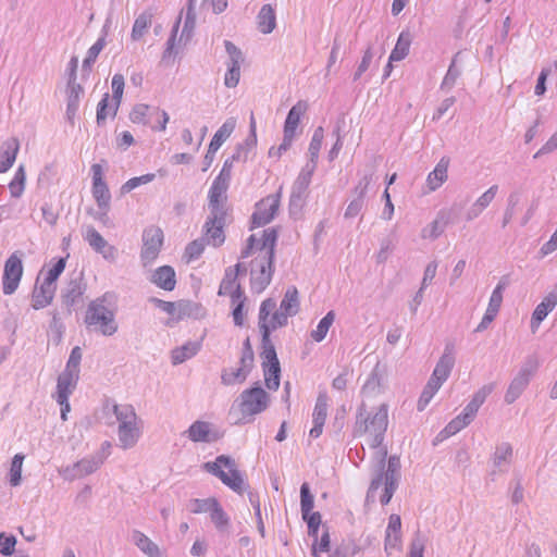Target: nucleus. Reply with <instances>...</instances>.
<instances>
[{
	"label": "nucleus",
	"instance_id": "f257e3e1",
	"mask_svg": "<svg viewBox=\"0 0 557 557\" xmlns=\"http://www.w3.org/2000/svg\"><path fill=\"white\" fill-rule=\"evenodd\" d=\"M276 240L275 228L269 227L263 230L261 237L250 235L240 252V259L253 256L250 263V287L253 293H262L272 281Z\"/></svg>",
	"mask_w": 557,
	"mask_h": 557
},
{
	"label": "nucleus",
	"instance_id": "f03ea898",
	"mask_svg": "<svg viewBox=\"0 0 557 557\" xmlns=\"http://www.w3.org/2000/svg\"><path fill=\"white\" fill-rule=\"evenodd\" d=\"M116 312V296L113 293L107 292L88 304L84 323L90 332L107 337L113 336L119 330Z\"/></svg>",
	"mask_w": 557,
	"mask_h": 557
},
{
	"label": "nucleus",
	"instance_id": "7ed1b4c3",
	"mask_svg": "<svg viewBox=\"0 0 557 557\" xmlns=\"http://www.w3.org/2000/svg\"><path fill=\"white\" fill-rule=\"evenodd\" d=\"M388 426V406L381 404L376 408L368 411L364 405L358 409L354 435L367 436V442L371 448H380L384 441Z\"/></svg>",
	"mask_w": 557,
	"mask_h": 557
},
{
	"label": "nucleus",
	"instance_id": "20e7f679",
	"mask_svg": "<svg viewBox=\"0 0 557 557\" xmlns=\"http://www.w3.org/2000/svg\"><path fill=\"white\" fill-rule=\"evenodd\" d=\"M377 455H379V468L380 472L375 478L372 479L369 490L367 492V502H374L375 499V492L380 488V486L384 485L383 494L380 498V502L383 506L387 505L396 488L399 481V469H400V460L397 456H391L387 461V469L383 473V469L385 467V459L387 456V449L384 447L377 448Z\"/></svg>",
	"mask_w": 557,
	"mask_h": 557
},
{
	"label": "nucleus",
	"instance_id": "39448f33",
	"mask_svg": "<svg viewBox=\"0 0 557 557\" xmlns=\"http://www.w3.org/2000/svg\"><path fill=\"white\" fill-rule=\"evenodd\" d=\"M203 468L234 492L239 494L244 492L245 481L233 458L220 455L214 461L206 462Z\"/></svg>",
	"mask_w": 557,
	"mask_h": 557
},
{
	"label": "nucleus",
	"instance_id": "423d86ee",
	"mask_svg": "<svg viewBox=\"0 0 557 557\" xmlns=\"http://www.w3.org/2000/svg\"><path fill=\"white\" fill-rule=\"evenodd\" d=\"M243 419L250 421L255 416L265 411L270 405V395L260 386L243 391L237 399Z\"/></svg>",
	"mask_w": 557,
	"mask_h": 557
},
{
	"label": "nucleus",
	"instance_id": "0eeeda50",
	"mask_svg": "<svg viewBox=\"0 0 557 557\" xmlns=\"http://www.w3.org/2000/svg\"><path fill=\"white\" fill-rule=\"evenodd\" d=\"M307 108L308 104L305 101H298L295 106L292 107L284 123L283 140L278 147L270 148L269 157L281 158L282 154L290 148L296 137V131L300 119L307 111Z\"/></svg>",
	"mask_w": 557,
	"mask_h": 557
},
{
	"label": "nucleus",
	"instance_id": "6e6552de",
	"mask_svg": "<svg viewBox=\"0 0 557 557\" xmlns=\"http://www.w3.org/2000/svg\"><path fill=\"white\" fill-rule=\"evenodd\" d=\"M129 120L135 124L149 126L152 131L164 132L170 116L159 107L138 103L132 109Z\"/></svg>",
	"mask_w": 557,
	"mask_h": 557
},
{
	"label": "nucleus",
	"instance_id": "1a4fd4ad",
	"mask_svg": "<svg viewBox=\"0 0 557 557\" xmlns=\"http://www.w3.org/2000/svg\"><path fill=\"white\" fill-rule=\"evenodd\" d=\"M253 350L250 344V339L247 337L243 343L239 367L223 369L221 373L222 384L230 386L245 382L253 368Z\"/></svg>",
	"mask_w": 557,
	"mask_h": 557
},
{
	"label": "nucleus",
	"instance_id": "9d476101",
	"mask_svg": "<svg viewBox=\"0 0 557 557\" xmlns=\"http://www.w3.org/2000/svg\"><path fill=\"white\" fill-rule=\"evenodd\" d=\"M104 453H94L83 459L59 470V474L65 481H74L95 473L104 462Z\"/></svg>",
	"mask_w": 557,
	"mask_h": 557
},
{
	"label": "nucleus",
	"instance_id": "9b49d317",
	"mask_svg": "<svg viewBox=\"0 0 557 557\" xmlns=\"http://www.w3.org/2000/svg\"><path fill=\"white\" fill-rule=\"evenodd\" d=\"M314 171V164L306 163L295 180L289 196V211L292 214H297L302 209Z\"/></svg>",
	"mask_w": 557,
	"mask_h": 557
},
{
	"label": "nucleus",
	"instance_id": "f8f14e48",
	"mask_svg": "<svg viewBox=\"0 0 557 557\" xmlns=\"http://www.w3.org/2000/svg\"><path fill=\"white\" fill-rule=\"evenodd\" d=\"M290 317L284 310L278 308L276 310V301L272 298H267L261 302L259 309V327L262 332V324L269 330V334L271 331L276 330L277 327H282L287 324V319Z\"/></svg>",
	"mask_w": 557,
	"mask_h": 557
},
{
	"label": "nucleus",
	"instance_id": "ddd939ff",
	"mask_svg": "<svg viewBox=\"0 0 557 557\" xmlns=\"http://www.w3.org/2000/svg\"><path fill=\"white\" fill-rule=\"evenodd\" d=\"M163 244V233L159 227H148L143 233L140 261L144 267L151 265L158 258Z\"/></svg>",
	"mask_w": 557,
	"mask_h": 557
},
{
	"label": "nucleus",
	"instance_id": "4468645a",
	"mask_svg": "<svg viewBox=\"0 0 557 557\" xmlns=\"http://www.w3.org/2000/svg\"><path fill=\"white\" fill-rule=\"evenodd\" d=\"M537 368L535 360L529 359L519 370L517 375L511 380L506 394L505 401L508 405L513 404L527 388L530 380Z\"/></svg>",
	"mask_w": 557,
	"mask_h": 557
},
{
	"label": "nucleus",
	"instance_id": "2eb2a0df",
	"mask_svg": "<svg viewBox=\"0 0 557 557\" xmlns=\"http://www.w3.org/2000/svg\"><path fill=\"white\" fill-rule=\"evenodd\" d=\"M23 275V263L18 252H13L4 263L2 290L4 295L13 294Z\"/></svg>",
	"mask_w": 557,
	"mask_h": 557
},
{
	"label": "nucleus",
	"instance_id": "dca6fc26",
	"mask_svg": "<svg viewBox=\"0 0 557 557\" xmlns=\"http://www.w3.org/2000/svg\"><path fill=\"white\" fill-rule=\"evenodd\" d=\"M281 190L275 195H270L262 199L256 206V211L252 214V224L255 226H262L273 220L280 207Z\"/></svg>",
	"mask_w": 557,
	"mask_h": 557
},
{
	"label": "nucleus",
	"instance_id": "f3484780",
	"mask_svg": "<svg viewBox=\"0 0 557 557\" xmlns=\"http://www.w3.org/2000/svg\"><path fill=\"white\" fill-rule=\"evenodd\" d=\"M90 171L92 175V197L95 198L98 208L106 209L107 207H110L111 194L103 180V168L101 164L95 163L91 165Z\"/></svg>",
	"mask_w": 557,
	"mask_h": 557
},
{
	"label": "nucleus",
	"instance_id": "a211bd4d",
	"mask_svg": "<svg viewBox=\"0 0 557 557\" xmlns=\"http://www.w3.org/2000/svg\"><path fill=\"white\" fill-rule=\"evenodd\" d=\"M194 443H213L219 440V433L210 422L197 420L184 432Z\"/></svg>",
	"mask_w": 557,
	"mask_h": 557
},
{
	"label": "nucleus",
	"instance_id": "6ab92c4d",
	"mask_svg": "<svg viewBox=\"0 0 557 557\" xmlns=\"http://www.w3.org/2000/svg\"><path fill=\"white\" fill-rule=\"evenodd\" d=\"M141 436V420L117 426L119 447L129 449L134 447Z\"/></svg>",
	"mask_w": 557,
	"mask_h": 557
},
{
	"label": "nucleus",
	"instance_id": "aec40b11",
	"mask_svg": "<svg viewBox=\"0 0 557 557\" xmlns=\"http://www.w3.org/2000/svg\"><path fill=\"white\" fill-rule=\"evenodd\" d=\"M512 446L509 443L502 442L497 444L491 458L493 465L492 474L507 472L512 461Z\"/></svg>",
	"mask_w": 557,
	"mask_h": 557
},
{
	"label": "nucleus",
	"instance_id": "412c9836",
	"mask_svg": "<svg viewBox=\"0 0 557 557\" xmlns=\"http://www.w3.org/2000/svg\"><path fill=\"white\" fill-rule=\"evenodd\" d=\"M557 305V294L549 293L544 299L535 307L530 322V329L535 334L544 321V319L552 312Z\"/></svg>",
	"mask_w": 557,
	"mask_h": 557
},
{
	"label": "nucleus",
	"instance_id": "4be33fe9",
	"mask_svg": "<svg viewBox=\"0 0 557 557\" xmlns=\"http://www.w3.org/2000/svg\"><path fill=\"white\" fill-rule=\"evenodd\" d=\"M228 185L225 183L218 182L213 180L209 193V208L211 214H222L224 211V202L226 201V193L228 189Z\"/></svg>",
	"mask_w": 557,
	"mask_h": 557
},
{
	"label": "nucleus",
	"instance_id": "5701e85b",
	"mask_svg": "<svg viewBox=\"0 0 557 557\" xmlns=\"http://www.w3.org/2000/svg\"><path fill=\"white\" fill-rule=\"evenodd\" d=\"M449 162L447 157L441 158L433 171L428 174L425 181L428 193L437 190L447 181Z\"/></svg>",
	"mask_w": 557,
	"mask_h": 557
},
{
	"label": "nucleus",
	"instance_id": "b1692460",
	"mask_svg": "<svg viewBox=\"0 0 557 557\" xmlns=\"http://www.w3.org/2000/svg\"><path fill=\"white\" fill-rule=\"evenodd\" d=\"M495 385L493 383L485 384L479 388L472 396L471 400L462 410L463 418H467L471 422L475 418L480 407L484 404L488 395L494 391Z\"/></svg>",
	"mask_w": 557,
	"mask_h": 557
},
{
	"label": "nucleus",
	"instance_id": "393cba45",
	"mask_svg": "<svg viewBox=\"0 0 557 557\" xmlns=\"http://www.w3.org/2000/svg\"><path fill=\"white\" fill-rule=\"evenodd\" d=\"M20 150V141L15 137H11L3 141L0 146V173L9 171L15 162Z\"/></svg>",
	"mask_w": 557,
	"mask_h": 557
},
{
	"label": "nucleus",
	"instance_id": "a878e982",
	"mask_svg": "<svg viewBox=\"0 0 557 557\" xmlns=\"http://www.w3.org/2000/svg\"><path fill=\"white\" fill-rule=\"evenodd\" d=\"M225 212L222 214H211L208 221L205 224L206 227V236L208 242L211 243L214 247L220 246L224 242L223 234V223H224Z\"/></svg>",
	"mask_w": 557,
	"mask_h": 557
},
{
	"label": "nucleus",
	"instance_id": "bb28decb",
	"mask_svg": "<svg viewBox=\"0 0 557 557\" xmlns=\"http://www.w3.org/2000/svg\"><path fill=\"white\" fill-rule=\"evenodd\" d=\"M455 364V348L453 344H447L445 346L444 352L440 360L437 361L435 369L432 374L434 376L442 379V381H446L453 370Z\"/></svg>",
	"mask_w": 557,
	"mask_h": 557
},
{
	"label": "nucleus",
	"instance_id": "cd10ccee",
	"mask_svg": "<svg viewBox=\"0 0 557 557\" xmlns=\"http://www.w3.org/2000/svg\"><path fill=\"white\" fill-rule=\"evenodd\" d=\"M84 95V89L81 84L76 82H67L66 88V117L70 122H73L78 107L82 96Z\"/></svg>",
	"mask_w": 557,
	"mask_h": 557
},
{
	"label": "nucleus",
	"instance_id": "c85d7f7f",
	"mask_svg": "<svg viewBox=\"0 0 557 557\" xmlns=\"http://www.w3.org/2000/svg\"><path fill=\"white\" fill-rule=\"evenodd\" d=\"M78 379L79 374L63 371L58 377L55 398L62 399L63 401H65V398H70L76 387Z\"/></svg>",
	"mask_w": 557,
	"mask_h": 557
},
{
	"label": "nucleus",
	"instance_id": "c756f323",
	"mask_svg": "<svg viewBox=\"0 0 557 557\" xmlns=\"http://www.w3.org/2000/svg\"><path fill=\"white\" fill-rule=\"evenodd\" d=\"M151 282L164 290H173L176 285L174 269L170 265L158 268L152 274Z\"/></svg>",
	"mask_w": 557,
	"mask_h": 557
},
{
	"label": "nucleus",
	"instance_id": "7c9ffc66",
	"mask_svg": "<svg viewBox=\"0 0 557 557\" xmlns=\"http://www.w3.org/2000/svg\"><path fill=\"white\" fill-rule=\"evenodd\" d=\"M262 367L271 366V369L278 370V359L274 345L270 339L269 330L262 324Z\"/></svg>",
	"mask_w": 557,
	"mask_h": 557
},
{
	"label": "nucleus",
	"instance_id": "2f4dec72",
	"mask_svg": "<svg viewBox=\"0 0 557 557\" xmlns=\"http://www.w3.org/2000/svg\"><path fill=\"white\" fill-rule=\"evenodd\" d=\"M201 348V343L198 341H189L171 351V361L174 366L181 364L186 360L196 356Z\"/></svg>",
	"mask_w": 557,
	"mask_h": 557
},
{
	"label": "nucleus",
	"instance_id": "473e14b6",
	"mask_svg": "<svg viewBox=\"0 0 557 557\" xmlns=\"http://www.w3.org/2000/svg\"><path fill=\"white\" fill-rule=\"evenodd\" d=\"M55 286H51L45 282L39 287H35L32 296V307L36 310L46 308L53 299Z\"/></svg>",
	"mask_w": 557,
	"mask_h": 557
},
{
	"label": "nucleus",
	"instance_id": "72a5a7b5",
	"mask_svg": "<svg viewBox=\"0 0 557 557\" xmlns=\"http://www.w3.org/2000/svg\"><path fill=\"white\" fill-rule=\"evenodd\" d=\"M110 27V21H106L104 25L101 29V36L97 39V41L88 49L87 55L83 61V70H90L91 65L96 62L99 53L106 46V37L108 35V29Z\"/></svg>",
	"mask_w": 557,
	"mask_h": 557
},
{
	"label": "nucleus",
	"instance_id": "f704fd0d",
	"mask_svg": "<svg viewBox=\"0 0 557 557\" xmlns=\"http://www.w3.org/2000/svg\"><path fill=\"white\" fill-rule=\"evenodd\" d=\"M132 541L148 557H162L159 546L138 530L132 532Z\"/></svg>",
	"mask_w": 557,
	"mask_h": 557
},
{
	"label": "nucleus",
	"instance_id": "c9c22d12",
	"mask_svg": "<svg viewBox=\"0 0 557 557\" xmlns=\"http://www.w3.org/2000/svg\"><path fill=\"white\" fill-rule=\"evenodd\" d=\"M180 24H181V16L174 23L172 30H171V35L165 42V48L162 53L163 62H168V61L174 59L178 54L180 49L183 46H185L184 42H180V39L178 40L176 39L177 33L180 29Z\"/></svg>",
	"mask_w": 557,
	"mask_h": 557
},
{
	"label": "nucleus",
	"instance_id": "e433bc0d",
	"mask_svg": "<svg viewBox=\"0 0 557 557\" xmlns=\"http://www.w3.org/2000/svg\"><path fill=\"white\" fill-rule=\"evenodd\" d=\"M246 296L244 290L242 289L240 284L236 285L235 292L232 293L231 302L233 306V321L236 326L244 325V306L246 302Z\"/></svg>",
	"mask_w": 557,
	"mask_h": 557
},
{
	"label": "nucleus",
	"instance_id": "4c0bfd02",
	"mask_svg": "<svg viewBox=\"0 0 557 557\" xmlns=\"http://www.w3.org/2000/svg\"><path fill=\"white\" fill-rule=\"evenodd\" d=\"M236 127V119L228 117L215 132L209 146L211 150H219L226 139L230 138Z\"/></svg>",
	"mask_w": 557,
	"mask_h": 557
},
{
	"label": "nucleus",
	"instance_id": "58836bf2",
	"mask_svg": "<svg viewBox=\"0 0 557 557\" xmlns=\"http://www.w3.org/2000/svg\"><path fill=\"white\" fill-rule=\"evenodd\" d=\"M258 27L262 34H270L276 26L274 9L270 4H264L258 13Z\"/></svg>",
	"mask_w": 557,
	"mask_h": 557
},
{
	"label": "nucleus",
	"instance_id": "ea45409f",
	"mask_svg": "<svg viewBox=\"0 0 557 557\" xmlns=\"http://www.w3.org/2000/svg\"><path fill=\"white\" fill-rule=\"evenodd\" d=\"M84 290L81 278L71 280L64 289L63 302L69 307L74 306L82 298Z\"/></svg>",
	"mask_w": 557,
	"mask_h": 557
},
{
	"label": "nucleus",
	"instance_id": "a19ab883",
	"mask_svg": "<svg viewBox=\"0 0 557 557\" xmlns=\"http://www.w3.org/2000/svg\"><path fill=\"white\" fill-rule=\"evenodd\" d=\"M112 412L119 425L139 420L134 407L128 404H112Z\"/></svg>",
	"mask_w": 557,
	"mask_h": 557
},
{
	"label": "nucleus",
	"instance_id": "79ce46f5",
	"mask_svg": "<svg viewBox=\"0 0 557 557\" xmlns=\"http://www.w3.org/2000/svg\"><path fill=\"white\" fill-rule=\"evenodd\" d=\"M410 44V35L404 32L400 33L397 42L391 52L389 62H398L404 60L409 53Z\"/></svg>",
	"mask_w": 557,
	"mask_h": 557
},
{
	"label": "nucleus",
	"instance_id": "37998d69",
	"mask_svg": "<svg viewBox=\"0 0 557 557\" xmlns=\"http://www.w3.org/2000/svg\"><path fill=\"white\" fill-rule=\"evenodd\" d=\"M280 308L287 314L294 317L299 310L298 290L295 286L286 289L285 295L281 301Z\"/></svg>",
	"mask_w": 557,
	"mask_h": 557
},
{
	"label": "nucleus",
	"instance_id": "c03bdc74",
	"mask_svg": "<svg viewBox=\"0 0 557 557\" xmlns=\"http://www.w3.org/2000/svg\"><path fill=\"white\" fill-rule=\"evenodd\" d=\"M152 23V13L143 12L139 14L133 25L131 37L134 41L139 40L151 26Z\"/></svg>",
	"mask_w": 557,
	"mask_h": 557
},
{
	"label": "nucleus",
	"instance_id": "a18cd8bd",
	"mask_svg": "<svg viewBox=\"0 0 557 557\" xmlns=\"http://www.w3.org/2000/svg\"><path fill=\"white\" fill-rule=\"evenodd\" d=\"M82 235L84 240L97 253L108 244L103 236L91 225L86 226Z\"/></svg>",
	"mask_w": 557,
	"mask_h": 557
},
{
	"label": "nucleus",
	"instance_id": "49530a36",
	"mask_svg": "<svg viewBox=\"0 0 557 557\" xmlns=\"http://www.w3.org/2000/svg\"><path fill=\"white\" fill-rule=\"evenodd\" d=\"M334 320L335 312L331 310L320 320L317 327L311 331V338L317 343L322 342L326 337V334L334 323Z\"/></svg>",
	"mask_w": 557,
	"mask_h": 557
},
{
	"label": "nucleus",
	"instance_id": "de8ad7c7",
	"mask_svg": "<svg viewBox=\"0 0 557 557\" xmlns=\"http://www.w3.org/2000/svg\"><path fill=\"white\" fill-rule=\"evenodd\" d=\"M202 307L194 301L182 300L177 302V320L181 321L186 318H199L201 315Z\"/></svg>",
	"mask_w": 557,
	"mask_h": 557
},
{
	"label": "nucleus",
	"instance_id": "09e8293b",
	"mask_svg": "<svg viewBox=\"0 0 557 557\" xmlns=\"http://www.w3.org/2000/svg\"><path fill=\"white\" fill-rule=\"evenodd\" d=\"M324 138V129L322 126H319L314 129L311 141L309 144V157L310 160L307 163H312L317 166V162L319 159L320 149L322 147Z\"/></svg>",
	"mask_w": 557,
	"mask_h": 557
},
{
	"label": "nucleus",
	"instance_id": "8fccbe9b",
	"mask_svg": "<svg viewBox=\"0 0 557 557\" xmlns=\"http://www.w3.org/2000/svg\"><path fill=\"white\" fill-rule=\"evenodd\" d=\"M209 512L210 518L214 523L215 528L221 532L226 531L230 525V518L218 500L215 502V505L212 506Z\"/></svg>",
	"mask_w": 557,
	"mask_h": 557
},
{
	"label": "nucleus",
	"instance_id": "3c124183",
	"mask_svg": "<svg viewBox=\"0 0 557 557\" xmlns=\"http://www.w3.org/2000/svg\"><path fill=\"white\" fill-rule=\"evenodd\" d=\"M125 86L124 76L120 73H116L112 77L111 87H112V98H113V110L112 114L115 115L121 103V99L123 96Z\"/></svg>",
	"mask_w": 557,
	"mask_h": 557
},
{
	"label": "nucleus",
	"instance_id": "603ef678",
	"mask_svg": "<svg viewBox=\"0 0 557 557\" xmlns=\"http://www.w3.org/2000/svg\"><path fill=\"white\" fill-rule=\"evenodd\" d=\"M26 174L23 165H20L15 171L14 177L9 184L11 196L18 198L22 196L25 188Z\"/></svg>",
	"mask_w": 557,
	"mask_h": 557
},
{
	"label": "nucleus",
	"instance_id": "864d4df0",
	"mask_svg": "<svg viewBox=\"0 0 557 557\" xmlns=\"http://www.w3.org/2000/svg\"><path fill=\"white\" fill-rule=\"evenodd\" d=\"M237 277L236 273L231 270H225L224 276L220 283L219 296H226L228 295L230 298H232V293L235 292L236 285H237Z\"/></svg>",
	"mask_w": 557,
	"mask_h": 557
},
{
	"label": "nucleus",
	"instance_id": "5fc2aeb1",
	"mask_svg": "<svg viewBox=\"0 0 557 557\" xmlns=\"http://www.w3.org/2000/svg\"><path fill=\"white\" fill-rule=\"evenodd\" d=\"M470 423L471 421L467 418H463V414L460 413L444 428L440 435H442L444 438L450 437L468 426Z\"/></svg>",
	"mask_w": 557,
	"mask_h": 557
},
{
	"label": "nucleus",
	"instance_id": "6e6d98bb",
	"mask_svg": "<svg viewBox=\"0 0 557 557\" xmlns=\"http://www.w3.org/2000/svg\"><path fill=\"white\" fill-rule=\"evenodd\" d=\"M327 400L329 399H327L326 394H324V393L319 394L315 405H314L313 413H312L313 422H318L319 424L325 423V420L327 417V407H329Z\"/></svg>",
	"mask_w": 557,
	"mask_h": 557
},
{
	"label": "nucleus",
	"instance_id": "4d7b16f0",
	"mask_svg": "<svg viewBox=\"0 0 557 557\" xmlns=\"http://www.w3.org/2000/svg\"><path fill=\"white\" fill-rule=\"evenodd\" d=\"M225 50L228 54L227 69H240L244 62L242 51L230 40L224 41Z\"/></svg>",
	"mask_w": 557,
	"mask_h": 557
},
{
	"label": "nucleus",
	"instance_id": "13d9d810",
	"mask_svg": "<svg viewBox=\"0 0 557 557\" xmlns=\"http://www.w3.org/2000/svg\"><path fill=\"white\" fill-rule=\"evenodd\" d=\"M314 506V497L310 492L308 483H302L300 486V510L301 516H306L311 512Z\"/></svg>",
	"mask_w": 557,
	"mask_h": 557
},
{
	"label": "nucleus",
	"instance_id": "bf43d9fd",
	"mask_svg": "<svg viewBox=\"0 0 557 557\" xmlns=\"http://www.w3.org/2000/svg\"><path fill=\"white\" fill-rule=\"evenodd\" d=\"M508 285V281L506 277H502L495 288L493 289L490 300H488V307L497 308L498 310L502 307L503 304V294Z\"/></svg>",
	"mask_w": 557,
	"mask_h": 557
},
{
	"label": "nucleus",
	"instance_id": "052dcab7",
	"mask_svg": "<svg viewBox=\"0 0 557 557\" xmlns=\"http://www.w3.org/2000/svg\"><path fill=\"white\" fill-rule=\"evenodd\" d=\"M215 498L190 499L187 504V508L193 513L209 512L213 505H215Z\"/></svg>",
	"mask_w": 557,
	"mask_h": 557
},
{
	"label": "nucleus",
	"instance_id": "680f3d73",
	"mask_svg": "<svg viewBox=\"0 0 557 557\" xmlns=\"http://www.w3.org/2000/svg\"><path fill=\"white\" fill-rule=\"evenodd\" d=\"M153 180H154V174H152V173H148V174H145L141 176L132 177L122 185L121 193L127 194V193L132 191L133 189L139 187L140 185L148 184V183L152 182Z\"/></svg>",
	"mask_w": 557,
	"mask_h": 557
},
{
	"label": "nucleus",
	"instance_id": "e2e57ef3",
	"mask_svg": "<svg viewBox=\"0 0 557 557\" xmlns=\"http://www.w3.org/2000/svg\"><path fill=\"white\" fill-rule=\"evenodd\" d=\"M460 76V70L457 69L455 60L450 63L446 75L441 84V90L449 91L454 88L458 77Z\"/></svg>",
	"mask_w": 557,
	"mask_h": 557
},
{
	"label": "nucleus",
	"instance_id": "0e129e2a",
	"mask_svg": "<svg viewBox=\"0 0 557 557\" xmlns=\"http://www.w3.org/2000/svg\"><path fill=\"white\" fill-rule=\"evenodd\" d=\"M23 460L24 456L21 454L13 457L10 468V484L12 486H17L21 483Z\"/></svg>",
	"mask_w": 557,
	"mask_h": 557
},
{
	"label": "nucleus",
	"instance_id": "69168bd1",
	"mask_svg": "<svg viewBox=\"0 0 557 557\" xmlns=\"http://www.w3.org/2000/svg\"><path fill=\"white\" fill-rule=\"evenodd\" d=\"M445 225V222L441 221L440 219H435L432 223L422 230V238L436 239L443 234Z\"/></svg>",
	"mask_w": 557,
	"mask_h": 557
},
{
	"label": "nucleus",
	"instance_id": "338daca9",
	"mask_svg": "<svg viewBox=\"0 0 557 557\" xmlns=\"http://www.w3.org/2000/svg\"><path fill=\"white\" fill-rule=\"evenodd\" d=\"M109 100H110L109 94H104L102 99L98 103L97 115H96L98 125L103 124L109 115L114 116L112 114L113 104L109 108Z\"/></svg>",
	"mask_w": 557,
	"mask_h": 557
},
{
	"label": "nucleus",
	"instance_id": "774afa93",
	"mask_svg": "<svg viewBox=\"0 0 557 557\" xmlns=\"http://www.w3.org/2000/svg\"><path fill=\"white\" fill-rule=\"evenodd\" d=\"M249 138H246L244 143L238 144L235 148L234 153L232 154L233 159H235L237 162H246L249 158L250 152L256 148L257 141H253V144L249 145Z\"/></svg>",
	"mask_w": 557,
	"mask_h": 557
}]
</instances>
